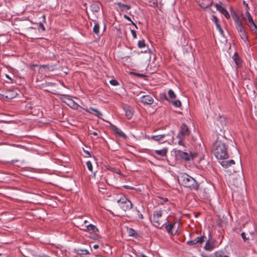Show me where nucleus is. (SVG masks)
Returning <instances> with one entry per match:
<instances>
[{
    "label": "nucleus",
    "instance_id": "1",
    "mask_svg": "<svg viewBox=\"0 0 257 257\" xmlns=\"http://www.w3.org/2000/svg\"><path fill=\"white\" fill-rule=\"evenodd\" d=\"M132 202L125 197L115 198L111 203L110 208L116 215H120L121 211H126L132 208Z\"/></svg>",
    "mask_w": 257,
    "mask_h": 257
},
{
    "label": "nucleus",
    "instance_id": "2",
    "mask_svg": "<svg viewBox=\"0 0 257 257\" xmlns=\"http://www.w3.org/2000/svg\"><path fill=\"white\" fill-rule=\"evenodd\" d=\"M227 140L222 137L218 138L214 143V154L216 158L219 159H226L228 155L227 152Z\"/></svg>",
    "mask_w": 257,
    "mask_h": 257
},
{
    "label": "nucleus",
    "instance_id": "3",
    "mask_svg": "<svg viewBox=\"0 0 257 257\" xmlns=\"http://www.w3.org/2000/svg\"><path fill=\"white\" fill-rule=\"evenodd\" d=\"M180 181L185 187L194 190H197L198 188V185L196 180L187 174H183L181 175Z\"/></svg>",
    "mask_w": 257,
    "mask_h": 257
},
{
    "label": "nucleus",
    "instance_id": "4",
    "mask_svg": "<svg viewBox=\"0 0 257 257\" xmlns=\"http://www.w3.org/2000/svg\"><path fill=\"white\" fill-rule=\"evenodd\" d=\"M151 221L153 225L158 228H161L168 223V219L162 217V212L161 210L154 212Z\"/></svg>",
    "mask_w": 257,
    "mask_h": 257
},
{
    "label": "nucleus",
    "instance_id": "5",
    "mask_svg": "<svg viewBox=\"0 0 257 257\" xmlns=\"http://www.w3.org/2000/svg\"><path fill=\"white\" fill-rule=\"evenodd\" d=\"M175 154L177 157L184 159L185 161L193 160L196 158L198 155L196 153H190L189 154L180 150H175Z\"/></svg>",
    "mask_w": 257,
    "mask_h": 257
},
{
    "label": "nucleus",
    "instance_id": "6",
    "mask_svg": "<svg viewBox=\"0 0 257 257\" xmlns=\"http://www.w3.org/2000/svg\"><path fill=\"white\" fill-rule=\"evenodd\" d=\"M62 100L63 102L65 103L67 105L73 108H78V105L73 100L69 98L67 95H64L62 98Z\"/></svg>",
    "mask_w": 257,
    "mask_h": 257
},
{
    "label": "nucleus",
    "instance_id": "7",
    "mask_svg": "<svg viewBox=\"0 0 257 257\" xmlns=\"http://www.w3.org/2000/svg\"><path fill=\"white\" fill-rule=\"evenodd\" d=\"M190 134V131L185 124H183L181 127V130L178 134L177 137L179 139H183V136H189Z\"/></svg>",
    "mask_w": 257,
    "mask_h": 257
},
{
    "label": "nucleus",
    "instance_id": "8",
    "mask_svg": "<svg viewBox=\"0 0 257 257\" xmlns=\"http://www.w3.org/2000/svg\"><path fill=\"white\" fill-rule=\"evenodd\" d=\"M236 29L241 39L244 41H247V37L243 25H240L239 26H236Z\"/></svg>",
    "mask_w": 257,
    "mask_h": 257
},
{
    "label": "nucleus",
    "instance_id": "9",
    "mask_svg": "<svg viewBox=\"0 0 257 257\" xmlns=\"http://www.w3.org/2000/svg\"><path fill=\"white\" fill-rule=\"evenodd\" d=\"M140 101L144 104L150 105L153 103L154 99L150 95H144L140 98Z\"/></svg>",
    "mask_w": 257,
    "mask_h": 257
},
{
    "label": "nucleus",
    "instance_id": "10",
    "mask_svg": "<svg viewBox=\"0 0 257 257\" xmlns=\"http://www.w3.org/2000/svg\"><path fill=\"white\" fill-rule=\"evenodd\" d=\"M197 3L203 9L208 8L210 7L212 4V0H197Z\"/></svg>",
    "mask_w": 257,
    "mask_h": 257
},
{
    "label": "nucleus",
    "instance_id": "11",
    "mask_svg": "<svg viewBox=\"0 0 257 257\" xmlns=\"http://www.w3.org/2000/svg\"><path fill=\"white\" fill-rule=\"evenodd\" d=\"M241 235L245 241L252 239L254 236V230L253 229L251 231L243 232L241 234Z\"/></svg>",
    "mask_w": 257,
    "mask_h": 257
},
{
    "label": "nucleus",
    "instance_id": "12",
    "mask_svg": "<svg viewBox=\"0 0 257 257\" xmlns=\"http://www.w3.org/2000/svg\"><path fill=\"white\" fill-rule=\"evenodd\" d=\"M246 16L247 17L248 20L249 22V27L250 28L253 27V28L252 29V31H254V33L257 32V26L254 23L253 19L250 15V14L248 12L246 13Z\"/></svg>",
    "mask_w": 257,
    "mask_h": 257
},
{
    "label": "nucleus",
    "instance_id": "13",
    "mask_svg": "<svg viewBox=\"0 0 257 257\" xmlns=\"http://www.w3.org/2000/svg\"><path fill=\"white\" fill-rule=\"evenodd\" d=\"M216 8L218 11H219L222 14H223L226 19H229L230 16L226 10V9L223 7L221 4H216Z\"/></svg>",
    "mask_w": 257,
    "mask_h": 257
},
{
    "label": "nucleus",
    "instance_id": "14",
    "mask_svg": "<svg viewBox=\"0 0 257 257\" xmlns=\"http://www.w3.org/2000/svg\"><path fill=\"white\" fill-rule=\"evenodd\" d=\"M82 226L84 227L82 228L81 229L85 231H92L94 233L98 231V229L95 225L91 224L85 226L82 225Z\"/></svg>",
    "mask_w": 257,
    "mask_h": 257
},
{
    "label": "nucleus",
    "instance_id": "15",
    "mask_svg": "<svg viewBox=\"0 0 257 257\" xmlns=\"http://www.w3.org/2000/svg\"><path fill=\"white\" fill-rule=\"evenodd\" d=\"M234 164L235 162L233 160H230L229 161H222V162H220L221 165L225 168H227L229 167H230L231 165Z\"/></svg>",
    "mask_w": 257,
    "mask_h": 257
},
{
    "label": "nucleus",
    "instance_id": "16",
    "mask_svg": "<svg viewBox=\"0 0 257 257\" xmlns=\"http://www.w3.org/2000/svg\"><path fill=\"white\" fill-rule=\"evenodd\" d=\"M167 151V149L163 148V149L160 150H155V153L158 155H159L161 157H165L166 156Z\"/></svg>",
    "mask_w": 257,
    "mask_h": 257
},
{
    "label": "nucleus",
    "instance_id": "17",
    "mask_svg": "<svg viewBox=\"0 0 257 257\" xmlns=\"http://www.w3.org/2000/svg\"><path fill=\"white\" fill-rule=\"evenodd\" d=\"M117 5L121 11L128 10H130L131 8V6L130 5L123 4L120 3H117Z\"/></svg>",
    "mask_w": 257,
    "mask_h": 257
},
{
    "label": "nucleus",
    "instance_id": "18",
    "mask_svg": "<svg viewBox=\"0 0 257 257\" xmlns=\"http://www.w3.org/2000/svg\"><path fill=\"white\" fill-rule=\"evenodd\" d=\"M206 238H206V236H200V237H197L194 240H195V242H196V243L201 244V243H202L203 242H204L205 241Z\"/></svg>",
    "mask_w": 257,
    "mask_h": 257
},
{
    "label": "nucleus",
    "instance_id": "19",
    "mask_svg": "<svg viewBox=\"0 0 257 257\" xmlns=\"http://www.w3.org/2000/svg\"><path fill=\"white\" fill-rule=\"evenodd\" d=\"M174 225H175L174 224L168 223L167 225L166 224V229L167 231V232L168 233H171V234H172V235L175 234V233L173 234V232L172 231Z\"/></svg>",
    "mask_w": 257,
    "mask_h": 257
},
{
    "label": "nucleus",
    "instance_id": "20",
    "mask_svg": "<svg viewBox=\"0 0 257 257\" xmlns=\"http://www.w3.org/2000/svg\"><path fill=\"white\" fill-rule=\"evenodd\" d=\"M125 116L128 119H131L133 115V111L131 109H127L125 110Z\"/></svg>",
    "mask_w": 257,
    "mask_h": 257
},
{
    "label": "nucleus",
    "instance_id": "21",
    "mask_svg": "<svg viewBox=\"0 0 257 257\" xmlns=\"http://www.w3.org/2000/svg\"><path fill=\"white\" fill-rule=\"evenodd\" d=\"M165 135L164 134L163 135H157V136H152L151 137L152 139L155 141H159L163 139Z\"/></svg>",
    "mask_w": 257,
    "mask_h": 257
},
{
    "label": "nucleus",
    "instance_id": "22",
    "mask_svg": "<svg viewBox=\"0 0 257 257\" xmlns=\"http://www.w3.org/2000/svg\"><path fill=\"white\" fill-rule=\"evenodd\" d=\"M233 59L237 66H239L240 64V59L236 54H234V56H233Z\"/></svg>",
    "mask_w": 257,
    "mask_h": 257
},
{
    "label": "nucleus",
    "instance_id": "23",
    "mask_svg": "<svg viewBox=\"0 0 257 257\" xmlns=\"http://www.w3.org/2000/svg\"><path fill=\"white\" fill-rule=\"evenodd\" d=\"M90 109L95 112V115H96L98 117L101 118V116L102 115V114L99 110L92 107H90Z\"/></svg>",
    "mask_w": 257,
    "mask_h": 257
},
{
    "label": "nucleus",
    "instance_id": "24",
    "mask_svg": "<svg viewBox=\"0 0 257 257\" xmlns=\"http://www.w3.org/2000/svg\"><path fill=\"white\" fill-rule=\"evenodd\" d=\"M204 248L207 250H211L213 248V245L209 242V241H207L206 242Z\"/></svg>",
    "mask_w": 257,
    "mask_h": 257
},
{
    "label": "nucleus",
    "instance_id": "25",
    "mask_svg": "<svg viewBox=\"0 0 257 257\" xmlns=\"http://www.w3.org/2000/svg\"><path fill=\"white\" fill-rule=\"evenodd\" d=\"M99 25L98 23H95L93 29V32L96 34H99Z\"/></svg>",
    "mask_w": 257,
    "mask_h": 257
},
{
    "label": "nucleus",
    "instance_id": "26",
    "mask_svg": "<svg viewBox=\"0 0 257 257\" xmlns=\"http://www.w3.org/2000/svg\"><path fill=\"white\" fill-rule=\"evenodd\" d=\"M168 95L169 96L170 98L171 99H174L176 97V94L174 93V91L171 89L169 90Z\"/></svg>",
    "mask_w": 257,
    "mask_h": 257
},
{
    "label": "nucleus",
    "instance_id": "27",
    "mask_svg": "<svg viewBox=\"0 0 257 257\" xmlns=\"http://www.w3.org/2000/svg\"><path fill=\"white\" fill-rule=\"evenodd\" d=\"M128 234L130 236L134 237H136L137 235H138L137 233H136L135 230H134L132 228H130V229L128 230Z\"/></svg>",
    "mask_w": 257,
    "mask_h": 257
},
{
    "label": "nucleus",
    "instance_id": "28",
    "mask_svg": "<svg viewBox=\"0 0 257 257\" xmlns=\"http://www.w3.org/2000/svg\"><path fill=\"white\" fill-rule=\"evenodd\" d=\"M215 254L216 257H229L228 256L225 255L222 251H217Z\"/></svg>",
    "mask_w": 257,
    "mask_h": 257
},
{
    "label": "nucleus",
    "instance_id": "29",
    "mask_svg": "<svg viewBox=\"0 0 257 257\" xmlns=\"http://www.w3.org/2000/svg\"><path fill=\"white\" fill-rule=\"evenodd\" d=\"M78 253L80 254H89V251L86 249H79Z\"/></svg>",
    "mask_w": 257,
    "mask_h": 257
},
{
    "label": "nucleus",
    "instance_id": "30",
    "mask_svg": "<svg viewBox=\"0 0 257 257\" xmlns=\"http://www.w3.org/2000/svg\"><path fill=\"white\" fill-rule=\"evenodd\" d=\"M174 105L176 107H179L181 105V102L179 100H176L174 101H172Z\"/></svg>",
    "mask_w": 257,
    "mask_h": 257
},
{
    "label": "nucleus",
    "instance_id": "31",
    "mask_svg": "<svg viewBox=\"0 0 257 257\" xmlns=\"http://www.w3.org/2000/svg\"><path fill=\"white\" fill-rule=\"evenodd\" d=\"M138 46L140 48H144L145 46V42L144 40H140L138 42Z\"/></svg>",
    "mask_w": 257,
    "mask_h": 257
},
{
    "label": "nucleus",
    "instance_id": "32",
    "mask_svg": "<svg viewBox=\"0 0 257 257\" xmlns=\"http://www.w3.org/2000/svg\"><path fill=\"white\" fill-rule=\"evenodd\" d=\"M234 22L236 25V26H239L240 25H242L241 22L239 21V19L235 16L234 18Z\"/></svg>",
    "mask_w": 257,
    "mask_h": 257
},
{
    "label": "nucleus",
    "instance_id": "33",
    "mask_svg": "<svg viewBox=\"0 0 257 257\" xmlns=\"http://www.w3.org/2000/svg\"><path fill=\"white\" fill-rule=\"evenodd\" d=\"M86 166L89 170L92 171V165L90 161H87L86 162Z\"/></svg>",
    "mask_w": 257,
    "mask_h": 257
},
{
    "label": "nucleus",
    "instance_id": "34",
    "mask_svg": "<svg viewBox=\"0 0 257 257\" xmlns=\"http://www.w3.org/2000/svg\"><path fill=\"white\" fill-rule=\"evenodd\" d=\"M117 134H118L120 137H121L124 139L126 138V136L121 131H119L116 133Z\"/></svg>",
    "mask_w": 257,
    "mask_h": 257
},
{
    "label": "nucleus",
    "instance_id": "35",
    "mask_svg": "<svg viewBox=\"0 0 257 257\" xmlns=\"http://www.w3.org/2000/svg\"><path fill=\"white\" fill-rule=\"evenodd\" d=\"M109 82L113 86H116L118 84V82L116 80L114 79L111 80Z\"/></svg>",
    "mask_w": 257,
    "mask_h": 257
},
{
    "label": "nucleus",
    "instance_id": "36",
    "mask_svg": "<svg viewBox=\"0 0 257 257\" xmlns=\"http://www.w3.org/2000/svg\"><path fill=\"white\" fill-rule=\"evenodd\" d=\"M187 244H188L189 245H195V244H197L194 239L191 240L187 241Z\"/></svg>",
    "mask_w": 257,
    "mask_h": 257
},
{
    "label": "nucleus",
    "instance_id": "37",
    "mask_svg": "<svg viewBox=\"0 0 257 257\" xmlns=\"http://www.w3.org/2000/svg\"><path fill=\"white\" fill-rule=\"evenodd\" d=\"M216 27H217V29L218 30V31H219V32L221 33V34H222L223 31V30L222 29L220 25L219 24H217V25H216Z\"/></svg>",
    "mask_w": 257,
    "mask_h": 257
},
{
    "label": "nucleus",
    "instance_id": "38",
    "mask_svg": "<svg viewBox=\"0 0 257 257\" xmlns=\"http://www.w3.org/2000/svg\"><path fill=\"white\" fill-rule=\"evenodd\" d=\"M131 33H132V34L133 35V38L134 39H136L137 38V35H136V33L135 31L134 30H131Z\"/></svg>",
    "mask_w": 257,
    "mask_h": 257
},
{
    "label": "nucleus",
    "instance_id": "39",
    "mask_svg": "<svg viewBox=\"0 0 257 257\" xmlns=\"http://www.w3.org/2000/svg\"><path fill=\"white\" fill-rule=\"evenodd\" d=\"M39 28L41 29L43 31L45 30V27L42 23H39Z\"/></svg>",
    "mask_w": 257,
    "mask_h": 257
},
{
    "label": "nucleus",
    "instance_id": "40",
    "mask_svg": "<svg viewBox=\"0 0 257 257\" xmlns=\"http://www.w3.org/2000/svg\"><path fill=\"white\" fill-rule=\"evenodd\" d=\"M112 128L113 131H114L116 133L119 131V130L115 125H112Z\"/></svg>",
    "mask_w": 257,
    "mask_h": 257
},
{
    "label": "nucleus",
    "instance_id": "41",
    "mask_svg": "<svg viewBox=\"0 0 257 257\" xmlns=\"http://www.w3.org/2000/svg\"><path fill=\"white\" fill-rule=\"evenodd\" d=\"M212 20L215 23L216 25H217V24H218V20H217V18L216 17L213 16Z\"/></svg>",
    "mask_w": 257,
    "mask_h": 257
},
{
    "label": "nucleus",
    "instance_id": "42",
    "mask_svg": "<svg viewBox=\"0 0 257 257\" xmlns=\"http://www.w3.org/2000/svg\"><path fill=\"white\" fill-rule=\"evenodd\" d=\"M124 18L126 20L130 21L131 23L132 22H133L131 20V19L128 17L127 16V15H124V16H123Z\"/></svg>",
    "mask_w": 257,
    "mask_h": 257
},
{
    "label": "nucleus",
    "instance_id": "43",
    "mask_svg": "<svg viewBox=\"0 0 257 257\" xmlns=\"http://www.w3.org/2000/svg\"><path fill=\"white\" fill-rule=\"evenodd\" d=\"M124 187L126 189H134V188L132 186H127V185H124Z\"/></svg>",
    "mask_w": 257,
    "mask_h": 257
},
{
    "label": "nucleus",
    "instance_id": "44",
    "mask_svg": "<svg viewBox=\"0 0 257 257\" xmlns=\"http://www.w3.org/2000/svg\"><path fill=\"white\" fill-rule=\"evenodd\" d=\"M138 218L140 219H143V215L142 214L139 213V211H138Z\"/></svg>",
    "mask_w": 257,
    "mask_h": 257
},
{
    "label": "nucleus",
    "instance_id": "45",
    "mask_svg": "<svg viewBox=\"0 0 257 257\" xmlns=\"http://www.w3.org/2000/svg\"><path fill=\"white\" fill-rule=\"evenodd\" d=\"M41 67L44 68H48L49 69V66L47 65H43L41 66Z\"/></svg>",
    "mask_w": 257,
    "mask_h": 257
},
{
    "label": "nucleus",
    "instance_id": "46",
    "mask_svg": "<svg viewBox=\"0 0 257 257\" xmlns=\"http://www.w3.org/2000/svg\"><path fill=\"white\" fill-rule=\"evenodd\" d=\"M93 247L95 249H98L99 248V245H97V244H95V245H93Z\"/></svg>",
    "mask_w": 257,
    "mask_h": 257
},
{
    "label": "nucleus",
    "instance_id": "47",
    "mask_svg": "<svg viewBox=\"0 0 257 257\" xmlns=\"http://www.w3.org/2000/svg\"><path fill=\"white\" fill-rule=\"evenodd\" d=\"M182 140L183 139H180V141L178 142L179 145H182V144H183Z\"/></svg>",
    "mask_w": 257,
    "mask_h": 257
},
{
    "label": "nucleus",
    "instance_id": "48",
    "mask_svg": "<svg viewBox=\"0 0 257 257\" xmlns=\"http://www.w3.org/2000/svg\"><path fill=\"white\" fill-rule=\"evenodd\" d=\"M131 24H132L133 25H134V26L135 27V28H136V29H138V27L137 26V25H136V24H135L133 22H132V23H131Z\"/></svg>",
    "mask_w": 257,
    "mask_h": 257
},
{
    "label": "nucleus",
    "instance_id": "49",
    "mask_svg": "<svg viewBox=\"0 0 257 257\" xmlns=\"http://www.w3.org/2000/svg\"><path fill=\"white\" fill-rule=\"evenodd\" d=\"M85 153L87 155H88L89 157H90V156H91V155H90V153L88 151H85Z\"/></svg>",
    "mask_w": 257,
    "mask_h": 257
},
{
    "label": "nucleus",
    "instance_id": "50",
    "mask_svg": "<svg viewBox=\"0 0 257 257\" xmlns=\"http://www.w3.org/2000/svg\"><path fill=\"white\" fill-rule=\"evenodd\" d=\"M39 257H50V256L47 255H42L40 256Z\"/></svg>",
    "mask_w": 257,
    "mask_h": 257
},
{
    "label": "nucleus",
    "instance_id": "51",
    "mask_svg": "<svg viewBox=\"0 0 257 257\" xmlns=\"http://www.w3.org/2000/svg\"><path fill=\"white\" fill-rule=\"evenodd\" d=\"M6 77H7L8 79H10L11 81H12V79L11 77H10L8 75H6Z\"/></svg>",
    "mask_w": 257,
    "mask_h": 257
},
{
    "label": "nucleus",
    "instance_id": "52",
    "mask_svg": "<svg viewBox=\"0 0 257 257\" xmlns=\"http://www.w3.org/2000/svg\"><path fill=\"white\" fill-rule=\"evenodd\" d=\"M92 134H93V135H94V136H97V133L96 132H93V133H92Z\"/></svg>",
    "mask_w": 257,
    "mask_h": 257
},
{
    "label": "nucleus",
    "instance_id": "53",
    "mask_svg": "<svg viewBox=\"0 0 257 257\" xmlns=\"http://www.w3.org/2000/svg\"><path fill=\"white\" fill-rule=\"evenodd\" d=\"M141 256H142V257H148V256H147L146 255H145V254H141Z\"/></svg>",
    "mask_w": 257,
    "mask_h": 257
},
{
    "label": "nucleus",
    "instance_id": "54",
    "mask_svg": "<svg viewBox=\"0 0 257 257\" xmlns=\"http://www.w3.org/2000/svg\"><path fill=\"white\" fill-rule=\"evenodd\" d=\"M87 223V220H84V222H83L84 224H86Z\"/></svg>",
    "mask_w": 257,
    "mask_h": 257
},
{
    "label": "nucleus",
    "instance_id": "55",
    "mask_svg": "<svg viewBox=\"0 0 257 257\" xmlns=\"http://www.w3.org/2000/svg\"><path fill=\"white\" fill-rule=\"evenodd\" d=\"M85 110H86V112H89L88 110H87V109H86Z\"/></svg>",
    "mask_w": 257,
    "mask_h": 257
}]
</instances>
